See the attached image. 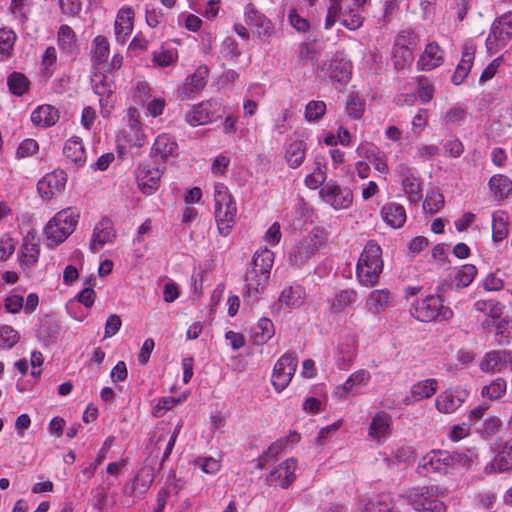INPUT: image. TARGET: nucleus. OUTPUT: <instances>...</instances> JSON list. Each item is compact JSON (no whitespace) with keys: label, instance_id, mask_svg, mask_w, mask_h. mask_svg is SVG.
<instances>
[{"label":"nucleus","instance_id":"15","mask_svg":"<svg viewBox=\"0 0 512 512\" xmlns=\"http://www.w3.org/2000/svg\"><path fill=\"white\" fill-rule=\"evenodd\" d=\"M393 420L390 414L381 410L376 412L368 426V436L377 443H383L392 431Z\"/></svg>","mask_w":512,"mask_h":512},{"label":"nucleus","instance_id":"48","mask_svg":"<svg viewBox=\"0 0 512 512\" xmlns=\"http://www.w3.org/2000/svg\"><path fill=\"white\" fill-rule=\"evenodd\" d=\"M20 340V335L12 326L0 324V349L9 350Z\"/></svg>","mask_w":512,"mask_h":512},{"label":"nucleus","instance_id":"38","mask_svg":"<svg viewBox=\"0 0 512 512\" xmlns=\"http://www.w3.org/2000/svg\"><path fill=\"white\" fill-rule=\"evenodd\" d=\"M57 42L59 48L67 54H73L78 47L76 35L68 25H61L59 27Z\"/></svg>","mask_w":512,"mask_h":512},{"label":"nucleus","instance_id":"45","mask_svg":"<svg viewBox=\"0 0 512 512\" xmlns=\"http://www.w3.org/2000/svg\"><path fill=\"white\" fill-rule=\"evenodd\" d=\"M154 469L151 466L142 467L133 481V489L141 493L147 491L154 481Z\"/></svg>","mask_w":512,"mask_h":512},{"label":"nucleus","instance_id":"21","mask_svg":"<svg viewBox=\"0 0 512 512\" xmlns=\"http://www.w3.org/2000/svg\"><path fill=\"white\" fill-rule=\"evenodd\" d=\"M405 193L411 203H418L421 198V181L413 169L400 165L397 169Z\"/></svg>","mask_w":512,"mask_h":512},{"label":"nucleus","instance_id":"26","mask_svg":"<svg viewBox=\"0 0 512 512\" xmlns=\"http://www.w3.org/2000/svg\"><path fill=\"white\" fill-rule=\"evenodd\" d=\"M134 10L125 6L118 11L115 20V36L117 41L125 43L133 30Z\"/></svg>","mask_w":512,"mask_h":512},{"label":"nucleus","instance_id":"46","mask_svg":"<svg viewBox=\"0 0 512 512\" xmlns=\"http://www.w3.org/2000/svg\"><path fill=\"white\" fill-rule=\"evenodd\" d=\"M508 233L507 216L498 211L492 215V238L495 242L502 241Z\"/></svg>","mask_w":512,"mask_h":512},{"label":"nucleus","instance_id":"59","mask_svg":"<svg viewBox=\"0 0 512 512\" xmlns=\"http://www.w3.org/2000/svg\"><path fill=\"white\" fill-rule=\"evenodd\" d=\"M418 83V96L421 103L426 104L430 102L434 96V87L430 80L424 76L417 79Z\"/></svg>","mask_w":512,"mask_h":512},{"label":"nucleus","instance_id":"13","mask_svg":"<svg viewBox=\"0 0 512 512\" xmlns=\"http://www.w3.org/2000/svg\"><path fill=\"white\" fill-rule=\"evenodd\" d=\"M67 182V174L63 170H54L46 174L37 184L40 195L50 200L61 193Z\"/></svg>","mask_w":512,"mask_h":512},{"label":"nucleus","instance_id":"29","mask_svg":"<svg viewBox=\"0 0 512 512\" xmlns=\"http://www.w3.org/2000/svg\"><path fill=\"white\" fill-rule=\"evenodd\" d=\"M443 62V51L436 42H430L426 45L421 54L417 67L418 70L431 71L439 67Z\"/></svg>","mask_w":512,"mask_h":512},{"label":"nucleus","instance_id":"20","mask_svg":"<svg viewBox=\"0 0 512 512\" xmlns=\"http://www.w3.org/2000/svg\"><path fill=\"white\" fill-rule=\"evenodd\" d=\"M127 128L124 129L123 133L127 142L132 146L141 147L144 143V132L140 122V114L134 107H130L127 110Z\"/></svg>","mask_w":512,"mask_h":512},{"label":"nucleus","instance_id":"63","mask_svg":"<svg viewBox=\"0 0 512 512\" xmlns=\"http://www.w3.org/2000/svg\"><path fill=\"white\" fill-rule=\"evenodd\" d=\"M209 120V115L206 111V108L204 105H199L198 107L194 108L192 111L187 113L186 115V121L191 126H198L203 125Z\"/></svg>","mask_w":512,"mask_h":512},{"label":"nucleus","instance_id":"49","mask_svg":"<svg viewBox=\"0 0 512 512\" xmlns=\"http://www.w3.org/2000/svg\"><path fill=\"white\" fill-rule=\"evenodd\" d=\"M337 20L349 30H357L363 24V17L354 8L342 9V13Z\"/></svg>","mask_w":512,"mask_h":512},{"label":"nucleus","instance_id":"55","mask_svg":"<svg viewBox=\"0 0 512 512\" xmlns=\"http://www.w3.org/2000/svg\"><path fill=\"white\" fill-rule=\"evenodd\" d=\"M16 41V34L10 28H0V54L9 56Z\"/></svg>","mask_w":512,"mask_h":512},{"label":"nucleus","instance_id":"47","mask_svg":"<svg viewBox=\"0 0 512 512\" xmlns=\"http://www.w3.org/2000/svg\"><path fill=\"white\" fill-rule=\"evenodd\" d=\"M357 351L353 343H341L338 346L337 365L341 369L348 368L356 357Z\"/></svg>","mask_w":512,"mask_h":512},{"label":"nucleus","instance_id":"8","mask_svg":"<svg viewBox=\"0 0 512 512\" xmlns=\"http://www.w3.org/2000/svg\"><path fill=\"white\" fill-rule=\"evenodd\" d=\"M404 498L416 511L445 512L443 502L434 497L432 489L416 487L406 492Z\"/></svg>","mask_w":512,"mask_h":512},{"label":"nucleus","instance_id":"24","mask_svg":"<svg viewBox=\"0 0 512 512\" xmlns=\"http://www.w3.org/2000/svg\"><path fill=\"white\" fill-rule=\"evenodd\" d=\"M208 74L207 66H199L186 78L185 83L178 90L179 94L184 98H191L193 94L200 92L206 86Z\"/></svg>","mask_w":512,"mask_h":512},{"label":"nucleus","instance_id":"52","mask_svg":"<svg viewBox=\"0 0 512 512\" xmlns=\"http://www.w3.org/2000/svg\"><path fill=\"white\" fill-rule=\"evenodd\" d=\"M7 83L10 91L16 96H22L28 90L29 86V80L27 77L18 72L12 73L8 77Z\"/></svg>","mask_w":512,"mask_h":512},{"label":"nucleus","instance_id":"10","mask_svg":"<svg viewBox=\"0 0 512 512\" xmlns=\"http://www.w3.org/2000/svg\"><path fill=\"white\" fill-rule=\"evenodd\" d=\"M420 467L426 474L446 475L453 473V457L446 450H434L427 453L420 461Z\"/></svg>","mask_w":512,"mask_h":512},{"label":"nucleus","instance_id":"27","mask_svg":"<svg viewBox=\"0 0 512 512\" xmlns=\"http://www.w3.org/2000/svg\"><path fill=\"white\" fill-rule=\"evenodd\" d=\"M365 304L370 313L377 315L393 306V298L386 288L374 289L369 293Z\"/></svg>","mask_w":512,"mask_h":512},{"label":"nucleus","instance_id":"58","mask_svg":"<svg viewBox=\"0 0 512 512\" xmlns=\"http://www.w3.org/2000/svg\"><path fill=\"white\" fill-rule=\"evenodd\" d=\"M342 1L343 0H329L327 16L324 24L325 29H331L336 23L337 18L340 17L342 13Z\"/></svg>","mask_w":512,"mask_h":512},{"label":"nucleus","instance_id":"36","mask_svg":"<svg viewBox=\"0 0 512 512\" xmlns=\"http://www.w3.org/2000/svg\"><path fill=\"white\" fill-rule=\"evenodd\" d=\"M305 299L306 291L301 285L285 287L279 296V301L290 308L301 307Z\"/></svg>","mask_w":512,"mask_h":512},{"label":"nucleus","instance_id":"43","mask_svg":"<svg viewBox=\"0 0 512 512\" xmlns=\"http://www.w3.org/2000/svg\"><path fill=\"white\" fill-rule=\"evenodd\" d=\"M489 186L494 195L500 199L508 197L512 191L511 180L502 174L492 176L489 181Z\"/></svg>","mask_w":512,"mask_h":512},{"label":"nucleus","instance_id":"56","mask_svg":"<svg viewBox=\"0 0 512 512\" xmlns=\"http://www.w3.org/2000/svg\"><path fill=\"white\" fill-rule=\"evenodd\" d=\"M297 58L301 65H313L316 62V49L311 43L302 42L297 48Z\"/></svg>","mask_w":512,"mask_h":512},{"label":"nucleus","instance_id":"33","mask_svg":"<svg viewBox=\"0 0 512 512\" xmlns=\"http://www.w3.org/2000/svg\"><path fill=\"white\" fill-rule=\"evenodd\" d=\"M512 468V452L508 445L504 448L484 467L485 475L503 473Z\"/></svg>","mask_w":512,"mask_h":512},{"label":"nucleus","instance_id":"25","mask_svg":"<svg viewBox=\"0 0 512 512\" xmlns=\"http://www.w3.org/2000/svg\"><path fill=\"white\" fill-rule=\"evenodd\" d=\"M318 247V244L312 239H302L289 251V262L295 266L305 264L316 253Z\"/></svg>","mask_w":512,"mask_h":512},{"label":"nucleus","instance_id":"61","mask_svg":"<svg viewBox=\"0 0 512 512\" xmlns=\"http://www.w3.org/2000/svg\"><path fill=\"white\" fill-rule=\"evenodd\" d=\"M194 465L206 474H214L221 468L220 460L213 457H198L194 460Z\"/></svg>","mask_w":512,"mask_h":512},{"label":"nucleus","instance_id":"44","mask_svg":"<svg viewBox=\"0 0 512 512\" xmlns=\"http://www.w3.org/2000/svg\"><path fill=\"white\" fill-rule=\"evenodd\" d=\"M477 274V269L472 264L462 265L454 275V283L458 289L469 286Z\"/></svg>","mask_w":512,"mask_h":512},{"label":"nucleus","instance_id":"12","mask_svg":"<svg viewBox=\"0 0 512 512\" xmlns=\"http://www.w3.org/2000/svg\"><path fill=\"white\" fill-rule=\"evenodd\" d=\"M468 396L469 392L464 388H449L437 395L435 407L439 413L452 414L465 403Z\"/></svg>","mask_w":512,"mask_h":512},{"label":"nucleus","instance_id":"40","mask_svg":"<svg viewBox=\"0 0 512 512\" xmlns=\"http://www.w3.org/2000/svg\"><path fill=\"white\" fill-rule=\"evenodd\" d=\"M275 334L273 322L269 318L259 319L252 338L254 344L262 345L268 342Z\"/></svg>","mask_w":512,"mask_h":512},{"label":"nucleus","instance_id":"4","mask_svg":"<svg viewBox=\"0 0 512 512\" xmlns=\"http://www.w3.org/2000/svg\"><path fill=\"white\" fill-rule=\"evenodd\" d=\"M215 218L220 234L227 236L235 223L237 206L227 186L214 185Z\"/></svg>","mask_w":512,"mask_h":512},{"label":"nucleus","instance_id":"51","mask_svg":"<svg viewBox=\"0 0 512 512\" xmlns=\"http://www.w3.org/2000/svg\"><path fill=\"white\" fill-rule=\"evenodd\" d=\"M451 454L453 457V471L458 467H462L467 470L470 469L478 458V454L475 449Z\"/></svg>","mask_w":512,"mask_h":512},{"label":"nucleus","instance_id":"11","mask_svg":"<svg viewBox=\"0 0 512 512\" xmlns=\"http://www.w3.org/2000/svg\"><path fill=\"white\" fill-rule=\"evenodd\" d=\"M297 460L294 458L285 461L274 467L266 476L265 482L269 486L288 488L296 479Z\"/></svg>","mask_w":512,"mask_h":512},{"label":"nucleus","instance_id":"22","mask_svg":"<svg viewBox=\"0 0 512 512\" xmlns=\"http://www.w3.org/2000/svg\"><path fill=\"white\" fill-rule=\"evenodd\" d=\"M476 45L472 41H466L462 46V57L452 76L455 85H460L467 78L475 58Z\"/></svg>","mask_w":512,"mask_h":512},{"label":"nucleus","instance_id":"30","mask_svg":"<svg viewBox=\"0 0 512 512\" xmlns=\"http://www.w3.org/2000/svg\"><path fill=\"white\" fill-rule=\"evenodd\" d=\"M39 254L40 240L35 234L29 232L23 238L20 249V262L24 266L31 267L38 261Z\"/></svg>","mask_w":512,"mask_h":512},{"label":"nucleus","instance_id":"50","mask_svg":"<svg viewBox=\"0 0 512 512\" xmlns=\"http://www.w3.org/2000/svg\"><path fill=\"white\" fill-rule=\"evenodd\" d=\"M474 309L492 319H498L503 313L501 305L495 300H478L474 303Z\"/></svg>","mask_w":512,"mask_h":512},{"label":"nucleus","instance_id":"62","mask_svg":"<svg viewBox=\"0 0 512 512\" xmlns=\"http://www.w3.org/2000/svg\"><path fill=\"white\" fill-rule=\"evenodd\" d=\"M391 504L387 497H376L370 499L362 509V512H389Z\"/></svg>","mask_w":512,"mask_h":512},{"label":"nucleus","instance_id":"3","mask_svg":"<svg viewBox=\"0 0 512 512\" xmlns=\"http://www.w3.org/2000/svg\"><path fill=\"white\" fill-rule=\"evenodd\" d=\"M79 213L71 207L55 214L44 228L48 247L54 248L63 243L75 230Z\"/></svg>","mask_w":512,"mask_h":512},{"label":"nucleus","instance_id":"1","mask_svg":"<svg viewBox=\"0 0 512 512\" xmlns=\"http://www.w3.org/2000/svg\"><path fill=\"white\" fill-rule=\"evenodd\" d=\"M274 263V253L267 248H260L254 253L252 268L246 273L245 282L249 296L257 297L268 283Z\"/></svg>","mask_w":512,"mask_h":512},{"label":"nucleus","instance_id":"23","mask_svg":"<svg viewBox=\"0 0 512 512\" xmlns=\"http://www.w3.org/2000/svg\"><path fill=\"white\" fill-rule=\"evenodd\" d=\"M244 16L246 24L257 28L259 38L269 39L273 35L274 29L271 21L260 14L252 4L246 6Z\"/></svg>","mask_w":512,"mask_h":512},{"label":"nucleus","instance_id":"32","mask_svg":"<svg viewBox=\"0 0 512 512\" xmlns=\"http://www.w3.org/2000/svg\"><path fill=\"white\" fill-rule=\"evenodd\" d=\"M437 390L436 379H425L412 385L410 389V395L404 399V403L409 405L414 402H418L422 399L432 397Z\"/></svg>","mask_w":512,"mask_h":512},{"label":"nucleus","instance_id":"37","mask_svg":"<svg viewBox=\"0 0 512 512\" xmlns=\"http://www.w3.org/2000/svg\"><path fill=\"white\" fill-rule=\"evenodd\" d=\"M480 369L484 373L491 374L505 372V351L487 353L480 363Z\"/></svg>","mask_w":512,"mask_h":512},{"label":"nucleus","instance_id":"53","mask_svg":"<svg viewBox=\"0 0 512 512\" xmlns=\"http://www.w3.org/2000/svg\"><path fill=\"white\" fill-rule=\"evenodd\" d=\"M93 59L96 63L101 64L107 61L109 55V42L104 36H97L93 40Z\"/></svg>","mask_w":512,"mask_h":512},{"label":"nucleus","instance_id":"31","mask_svg":"<svg viewBox=\"0 0 512 512\" xmlns=\"http://www.w3.org/2000/svg\"><path fill=\"white\" fill-rule=\"evenodd\" d=\"M63 154L66 160L75 167L83 166L87 159L82 139L76 136L69 138L65 142Z\"/></svg>","mask_w":512,"mask_h":512},{"label":"nucleus","instance_id":"19","mask_svg":"<svg viewBox=\"0 0 512 512\" xmlns=\"http://www.w3.org/2000/svg\"><path fill=\"white\" fill-rule=\"evenodd\" d=\"M162 173V170L159 168L151 167L150 165H140L137 170L136 179L141 192L151 195L157 191L160 186Z\"/></svg>","mask_w":512,"mask_h":512},{"label":"nucleus","instance_id":"39","mask_svg":"<svg viewBox=\"0 0 512 512\" xmlns=\"http://www.w3.org/2000/svg\"><path fill=\"white\" fill-rule=\"evenodd\" d=\"M305 153L306 144L304 143V141L294 140L287 146L285 151V158L289 166L295 169L302 164L305 158Z\"/></svg>","mask_w":512,"mask_h":512},{"label":"nucleus","instance_id":"60","mask_svg":"<svg viewBox=\"0 0 512 512\" xmlns=\"http://www.w3.org/2000/svg\"><path fill=\"white\" fill-rule=\"evenodd\" d=\"M326 104L323 101H310L306 105L305 117L308 121H317L324 116Z\"/></svg>","mask_w":512,"mask_h":512},{"label":"nucleus","instance_id":"41","mask_svg":"<svg viewBox=\"0 0 512 512\" xmlns=\"http://www.w3.org/2000/svg\"><path fill=\"white\" fill-rule=\"evenodd\" d=\"M184 481L173 477L166 483L165 488L161 489L157 497V508L155 512H163L167 498L171 493L177 495L184 488Z\"/></svg>","mask_w":512,"mask_h":512},{"label":"nucleus","instance_id":"16","mask_svg":"<svg viewBox=\"0 0 512 512\" xmlns=\"http://www.w3.org/2000/svg\"><path fill=\"white\" fill-rule=\"evenodd\" d=\"M116 231L112 221L108 218L101 219L94 227L89 248L92 252L100 251L106 244L113 243Z\"/></svg>","mask_w":512,"mask_h":512},{"label":"nucleus","instance_id":"64","mask_svg":"<svg viewBox=\"0 0 512 512\" xmlns=\"http://www.w3.org/2000/svg\"><path fill=\"white\" fill-rule=\"evenodd\" d=\"M346 111L353 119H360L364 113V103L357 95H351L347 100Z\"/></svg>","mask_w":512,"mask_h":512},{"label":"nucleus","instance_id":"54","mask_svg":"<svg viewBox=\"0 0 512 512\" xmlns=\"http://www.w3.org/2000/svg\"><path fill=\"white\" fill-rule=\"evenodd\" d=\"M284 448L283 441H276L272 443L256 460V467L263 469L266 464L275 459Z\"/></svg>","mask_w":512,"mask_h":512},{"label":"nucleus","instance_id":"17","mask_svg":"<svg viewBox=\"0 0 512 512\" xmlns=\"http://www.w3.org/2000/svg\"><path fill=\"white\" fill-rule=\"evenodd\" d=\"M357 299L358 295L354 289L338 290L327 300L328 311L333 316L346 314L353 308Z\"/></svg>","mask_w":512,"mask_h":512},{"label":"nucleus","instance_id":"7","mask_svg":"<svg viewBox=\"0 0 512 512\" xmlns=\"http://www.w3.org/2000/svg\"><path fill=\"white\" fill-rule=\"evenodd\" d=\"M298 366L295 354L287 352L275 363L271 375V383L276 392L281 393L291 382Z\"/></svg>","mask_w":512,"mask_h":512},{"label":"nucleus","instance_id":"34","mask_svg":"<svg viewBox=\"0 0 512 512\" xmlns=\"http://www.w3.org/2000/svg\"><path fill=\"white\" fill-rule=\"evenodd\" d=\"M58 119V110L51 105H40L31 113L32 123L41 128L53 126Z\"/></svg>","mask_w":512,"mask_h":512},{"label":"nucleus","instance_id":"6","mask_svg":"<svg viewBox=\"0 0 512 512\" xmlns=\"http://www.w3.org/2000/svg\"><path fill=\"white\" fill-rule=\"evenodd\" d=\"M512 38V11L497 18L491 25L486 38L489 53L494 54L503 49Z\"/></svg>","mask_w":512,"mask_h":512},{"label":"nucleus","instance_id":"18","mask_svg":"<svg viewBox=\"0 0 512 512\" xmlns=\"http://www.w3.org/2000/svg\"><path fill=\"white\" fill-rule=\"evenodd\" d=\"M151 156L156 162H166L178 156V144L169 134H160L151 148Z\"/></svg>","mask_w":512,"mask_h":512},{"label":"nucleus","instance_id":"57","mask_svg":"<svg viewBox=\"0 0 512 512\" xmlns=\"http://www.w3.org/2000/svg\"><path fill=\"white\" fill-rule=\"evenodd\" d=\"M444 206V197L437 191H431L427 194L424 203L423 209L425 213L435 214Z\"/></svg>","mask_w":512,"mask_h":512},{"label":"nucleus","instance_id":"5","mask_svg":"<svg viewBox=\"0 0 512 512\" xmlns=\"http://www.w3.org/2000/svg\"><path fill=\"white\" fill-rule=\"evenodd\" d=\"M412 315L421 322L434 320H449L453 317V311L444 305V300L439 295H428L417 302L412 310Z\"/></svg>","mask_w":512,"mask_h":512},{"label":"nucleus","instance_id":"35","mask_svg":"<svg viewBox=\"0 0 512 512\" xmlns=\"http://www.w3.org/2000/svg\"><path fill=\"white\" fill-rule=\"evenodd\" d=\"M383 220L392 228H400L406 221L405 208L398 203H388L381 209Z\"/></svg>","mask_w":512,"mask_h":512},{"label":"nucleus","instance_id":"42","mask_svg":"<svg viewBox=\"0 0 512 512\" xmlns=\"http://www.w3.org/2000/svg\"><path fill=\"white\" fill-rule=\"evenodd\" d=\"M507 391V382L503 378H496L481 389V396L491 401L499 400Z\"/></svg>","mask_w":512,"mask_h":512},{"label":"nucleus","instance_id":"9","mask_svg":"<svg viewBox=\"0 0 512 512\" xmlns=\"http://www.w3.org/2000/svg\"><path fill=\"white\" fill-rule=\"evenodd\" d=\"M319 193L322 200L336 210L348 209L353 203L352 190L333 180L325 183Z\"/></svg>","mask_w":512,"mask_h":512},{"label":"nucleus","instance_id":"28","mask_svg":"<svg viewBox=\"0 0 512 512\" xmlns=\"http://www.w3.org/2000/svg\"><path fill=\"white\" fill-rule=\"evenodd\" d=\"M94 93L99 97V104L102 108L110 105V98L115 91L113 81L102 73L95 74L91 78Z\"/></svg>","mask_w":512,"mask_h":512},{"label":"nucleus","instance_id":"2","mask_svg":"<svg viewBox=\"0 0 512 512\" xmlns=\"http://www.w3.org/2000/svg\"><path fill=\"white\" fill-rule=\"evenodd\" d=\"M382 270V250L377 243L370 241L366 244L358 259L356 266L357 280L363 286H373L378 282Z\"/></svg>","mask_w":512,"mask_h":512},{"label":"nucleus","instance_id":"14","mask_svg":"<svg viewBox=\"0 0 512 512\" xmlns=\"http://www.w3.org/2000/svg\"><path fill=\"white\" fill-rule=\"evenodd\" d=\"M371 379V374L365 369H360L353 372L347 380L335 387L333 396L339 400L346 399L350 394H358V387H365Z\"/></svg>","mask_w":512,"mask_h":512}]
</instances>
